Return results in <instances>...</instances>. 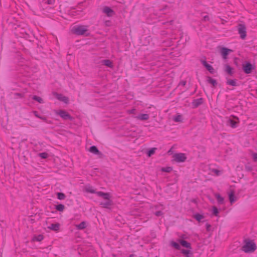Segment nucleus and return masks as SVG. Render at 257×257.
I'll return each instance as SVG.
<instances>
[{"mask_svg":"<svg viewBox=\"0 0 257 257\" xmlns=\"http://www.w3.org/2000/svg\"><path fill=\"white\" fill-rule=\"evenodd\" d=\"M34 114L36 116L38 117H39V118H42L41 117H40L39 116H38V115L37 114V112L36 111H35L34 112Z\"/></svg>","mask_w":257,"mask_h":257,"instance_id":"ea45409f","label":"nucleus"},{"mask_svg":"<svg viewBox=\"0 0 257 257\" xmlns=\"http://www.w3.org/2000/svg\"><path fill=\"white\" fill-rule=\"evenodd\" d=\"M215 198H216L218 203L223 204L224 202V198L221 196V195L218 193H215L214 194Z\"/></svg>","mask_w":257,"mask_h":257,"instance_id":"4be33fe9","label":"nucleus"},{"mask_svg":"<svg viewBox=\"0 0 257 257\" xmlns=\"http://www.w3.org/2000/svg\"><path fill=\"white\" fill-rule=\"evenodd\" d=\"M75 227L77 229L82 230L85 229L87 226V223L85 221H82L79 224H76Z\"/></svg>","mask_w":257,"mask_h":257,"instance_id":"f3484780","label":"nucleus"},{"mask_svg":"<svg viewBox=\"0 0 257 257\" xmlns=\"http://www.w3.org/2000/svg\"><path fill=\"white\" fill-rule=\"evenodd\" d=\"M219 52L222 56L223 59H226L227 58L228 55L232 52L231 49L223 47H220L219 48Z\"/></svg>","mask_w":257,"mask_h":257,"instance_id":"6e6552de","label":"nucleus"},{"mask_svg":"<svg viewBox=\"0 0 257 257\" xmlns=\"http://www.w3.org/2000/svg\"><path fill=\"white\" fill-rule=\"evenodd\" d=\"M194 218H195L197 221H200L202 219L204 218V216L200 214H196L193 215Z\"/></svg>","mask_w":257,"mask_h":257,"instance_id":"bb28decb","label":"nucleus"},{"mask_svg":"<svg viewBox=\"0 0 257 257\" xmlns=\"http://www.w3.org/2000/svg\"><path fill=\"white\" fill-rule=\"evenodd\" d=\"M110 22L109 21H106L105 22V24L107 26H109L110 25Z\"/></svg>","mask_w":257,"mask_h":257,"instance_id":"58836bf2","label":"nucleus"},{"mask_svg":"<svg viewBox=\"0 0 257 257\" xmlns=\"http://www.w3.org/2000/svg\"><path fill=\"white\" fill-rule=\"evenodd\" d=\"M54 96L59 101L63 102L66 104H68L69 103V98L62 94L54 92L53 93Z\"/></svg>","mask_w":257,"mask_h":257,"instance_id":"0eeeda50","label":"nucleus"},{"mask_svg":"<svg viewBox=\"0 0 257 257\" xmlns=\"http://www.w3.org/2000/svg\"><path fill=\"white\" fill-rule=\"evenodd\" d=\"M178 242L172 241L171 245L177 249L181 250V253L186 257H190L192 254V246L190 242L183 238H179Z\"/></svg>","mask_w":257,"mask_h":257,"instance_id":"f257e3e1","label":"nucleus"},{"mask_svg":"<svg viewBox=\"0 0 257 257\" xmlns=\"http://www.w3.org/2000/svg\"><path fill=\"white\" fill-rule=\"evenodd\" d=\"M252 158L254 162L257 161V153L252 152L251 154Z\"/></svg>","mask_w":257,"mask_h":257,"instance_id":"c9c22d12","label":"nucleus"},{"mask_svg":"<svg viewBox=\"0 0 257 257\" xmlns=\"http://www.w3.org/2000/svg\"><path fill=\"white\" fill-rule=\"evenodd\" d=\"M201 62L202 64L204 65V66L210 72V73H214V68L207 63V62L205 60L201 61Z\"/></svg>","mask_w":257,"mask_h":257,"instance_id":"2eb2a0df","label":"nucleus"},{"mask_svg":"<svg viewBox=\"0 0 257 257\" xmlns=\"http://www.w3.org/2000/svg\"><path fill=\"white\" fill-rule=\"evenodd\" d=\"M202 103V99L196 100L193 102V104L195 107L198 106Z\"/></svg>","mask_w":257,"mask_h":257,"instance_id":"72a5a7b5","label":"nucleus"},{"mask_svg":"<svg viewBox=\"0 0 257 257\" xmlns=\"http://www.w3.org/2000/svg\"><path fill=\"white\" fill-rule=\"evenodd\" d=\"M207 81L208 82L210 83L212 86L215 87V86L217 84L216 81L215 79H212V78L208 77L207 78Z\"/></svg>","mask_w":257,"mask_h":257,"instance_id":"a878e982","label":"nucleus"},{"mask_svg":"<svg viewBox=\"0 0 257 257\" xmlns=\"http://www.w3.org/2000/svg\"><path fill=\"white\" fill-rule=\"evenodd\" d=\"M226 83L228 85L235 86H237V82L235 80L228 79H227Z\"/></svg>","mask_w":257,"mask_h":257,"instance_id":"393cba45","label":"nucleus"},{"mask_svg":"<svg viewBox=\"0 0 257 257\" xmlns=\"http://www.w3.org/2000/svg\"><path fill=\"white\" fill-rule=\"evenodd\" d=\"M102 11L103 13L108 17H112L115 14L114 11L111 8L107 6L103 7Z\"/></svg>","mask_w":257,"mask_h":257,"instance_id":"1a4fd4ad","label":"nucleus"},{"mask_svg":"<svg viewBox=\"0 0 257 257\" xmlns=\"http://www.w3.org/2000/svg\"><path fill=\"white\" fill-rule=\"evenodd\" d=\"M65 208V207L62 204H59L56 206V209L60 211H63Z\"/></svg>","mask_w":257,"mask_h":257,"instance_id":"2f4dec72","label":"nucleus"},{"mask_svg":"<svg viewBox=\"0 0 257 257\" xmlns=\"http://www.w3.org/2000/svg\"><path fill=\"white\" fill-rule=\"evenodd\" d=\"M171 152V150H170V151H168V153H170Z\"/></svg>","mask_w":257,"mask_h":257,"instance_id":"37998d69","label":"nucleus"},{"mask_svg":"<svg viewBox=\"0 0 257 257\" xmlns=\"http://www.w3.org/2000/svg\"><path fill=\"white\" fill-rule=\"evenodd\" d=\"M85 191L86 192L90 193H96L97 192H96L95 190L91 187L86 188Z\"/></svg>","mask_w":257,"mask_h":257,"instance_id":"7c9ffc66","label":"nucleus"},{"mask_svg":"<svg viewBox=\"0 0 257 257\" xmlns=\"http://www.w3.org/2000/svg\"><path fill=\"white\" fill-rule=\"evenodd\" d=\"M238 30L240 38L244 39L246 37V28L245 26L243 25H239L238 26Z\"/></svg>","mask_w":257,"mask_h":257,"instance_id":"f8f14e48","label":"nucleus"},{"mask_svg":"<svg viewBox=\"0 0 257 257\" xmlns=\"http://www.w3.org/2000/svg\"><path fill=\"white\" fill-rule=\"evenodd\" d=\"M33 99L34 100H36L37 101H38L40 103H42L44 102L43 99L41 97L37 96H34L33 97Z\"/></svg>","mask_w":257,"mask_h":257,"instance_id":"c756f323","label":"nucleus"},{"mask_svg":"<svg viewBox=\"0 0 257 257\" xmlns=\"http://www.w3.org/2000/svg\"><path fill=\"white\" fill-rule=\"evenodd\" d=\"M156 150L157 149L156 148H152L147 152V156L149 157H151L153 155H154L155 153Z\"/></svg>","mask_w":257,"mask_h":257,"instance_id":"cd10ccee","label":"nucleus"},{"mask_svg":"<svg viewBox=\"0 0 257 257\" xmlns=\"http://www.w3.org/2000/svg\"><path fill=\"white\" fill-rule=\"evenodd\" d=\"M229 199L231 203H233L236 200V197L234 196V192L231 191L229 193Z\"/></svg>","mask_w":257,"mask_h":257,"instance_id":"aec40b11","label":"nucleus"},{"mask_svg":"<svg viewBox=\"0 0 257 257\" xmlns=\"http://www.w3.org/2000/svg\"><path fill=\"white\" fill-rule=\"evenodd\" d=\"M39 155L42 159H46L48 156V155L46 153H40Z\"/></svg>","mask_w":257,"mask_h":257,"instance_id":"f704fd0d","label":"nucleus"},{"mask_svg":"<svg viewBox=\"0 0 257 257\" xmlns=\"http://www.w3.org/2000/svg\"><path fill=\"white\" fill-rule=\"evenodd\" d=\"M96 194L104 200V201L100 203L103 207L109 208L112 205V201L111 200V196L109 193L99 191L96 193Z\"/></svg>","mask_w":257,"mask_h":257,"instance_id":"f03ea898","label":"nucleus"},{"mask_svg":"<svg viewBox=\"0 0 257 257\" xmlns=\"http://www.w3.org/2000/svg\"><path fill=\"white\" fill-rule=\"evenodd\" d=\"M210 20V18L208 16H205L203 18V21L204 22H208Z\"/></svg>","mask_w":257,"mask_h":257,"instance_id":"e433bc0d","label":"nucleus"},{"mask_svg":"<svg viewBox=\"0 0 257 257\" xmlns=\"http://www.w3.org/2000/svg\"><path fill=\"white\" fill-rule=\"evenodd\" d=\"M137 118L141 120H146L149 118V115L148 114H141Z\"/></svg>","mask_w":257,"mask_h":257,"instance_id":"6ab92c4d","label":"nucleus"},{"mask_svg":"<svg viewBox=\"0 0 257 257\" xmlns=\"http://www.w3.org/2000/svg\"><path fill=\"white\" fill-rule=\"evenodd\" d=\"M210 227V225H209V224H207V229H208L209 227Z\"/></svg>","mask_w":257,"mask_h":257,"instance_id":"79ce46f5","label":"nucleus"},{"mask_svg":"<svg viewBox=\"0 0 257 257\" xmlns=\"http://www.w3.org/2000/svg\"><path fill=\"white\" fill-rule=\"evenodd\" d=\"M71 32L76 35H83L89 36L90 33L88 27L84 25L75 26L71 29Z\"/></svg>","mask_w":257,"mask_h":257,"instance_id":"7ed1b4c3","label":"nucleus"},{"mask_svg":"<svg viewBox=\"0 0 257 257\" xmlns=\"http://www.w3.org/2000/svg\"><path fill=\"white\" fill-rule=\"evenodd\" d=\"M228 122L231 127H235L239 123V119L235 116H231L229 119Z\"/></svg>","mask_w":257,"mask_h":257,"instance_id":"9d476101","label":"nucleus"},{"mask_svg":"<svg viewBox=\"0 0 257 257\" xmlns=\"http://www.w3.org/2000/svg\"><path fill=\"white\" fill-rule=\"evenodd\" d=\"M60 224L58 223L52 224L48 227V228L56 231H58L59 229Z\"/></svg>","mask_w":257,"mask_h":257,"instance_id":"a211bd4d","label":"nucleus"},{"mask_svg":"<svg viewBox=\"0 0 257 257\" xmlns=\"http://www.w3.org/2000/svg\"><path fill=\"white\" fill-rule=\"evenodd\" d=\"M173 161L176 163L185 162L187 159V155L185 153H174L172 156Z\"/></svg>","mask_w":257,"mask_h":257,"instance_id":"423d86ee","label":"nucleus"},{"mask_svg":"<svg viewBox=\"0 0 257 257\" xmlns=\"http://www.w3.org/2000/svg\"><path fill=\"white\" fill-rule=\"evenodd\" d=\"M173 120L174 121L177 122H181L183 121V117L180 114H178L176 116H174Z\"/></svg>","mask_w":257,"mask_h":257,"instance_id":"b1692460","label":"nucleus"},{"mask_svg":"<svg viewBox=\"0 0 257 257\" xmlns=\"http://www.w3.org/2000/svg\"><path fill=\"white\" fill-rule=\"evenodd\" d=\"M89 151L96 155H99L100 152L95 146H92L89 149Z\"/></svg>","mask_w":257,"mask_h":257,"instance_id":"412c9836","label":"nucleus"},{"mask_svg":"<svg viewBox=\"0 0 257 257\" xmlns=\"http://www.w3.org/2000/svg\"><path fill=\"white\" fill-rule=\"evenodd\" d=\"M155 215L157 216H162L163 215V213L162 211H159L155 213Z\"/></svg>","mask_w":257,"mask_h":257,"instance_id":"4c0bfd02","label":"nucleus"},{"mask_svg":"<svg viewBox=\"0 0 257 257\" xmlns=\"http://www.w3.org/2000/svg\"><path fill=\"white\" fill-rule=\"evenodd\" d=\"M161 171L164 172L170 173L172 171V168L171 167L162 168Z\"/></svg>","mask_w":257,"mask_h":257,"instance_id":"c85d7f7f","label":"nucleus"},{"mask_svg":"<svg viewBox=\"0 0 257 257\" xmlns=\"http://www.w3.org/2000/svg\"><path fill=\"white\" fill-rule=\"evenodd\" d=\"M57 197L59 199L62 200L65 198V195L63 193H58Z\"/></svg>","mask_w":257,"mask_h":257,"instance_id":"473e14b6","label":"nucleus"},{"mask_svg":"<svg viewBox=\"0 0 257 257\" xmlns=\"http://www.w3.org/2000/svg\"><path fill=\"white\" fill-rule=\"evenodd\" d=\"M55 113L60 116L64 120H72L73 117L66 110L62 109H58L54 110Z\"/></svg>","mask_w":257,"mask_h":257,"instance_id":"39448f33","label":"nucleus"},{"mask_svg":"<svg viewBox=\"0 0 257 257\" xmlns=\"http://www.w3.org/2000/svg\"><path fill=\"white\" fill-rule=\"evenodd\" d=\"M44 238V236L43 234H36L34 235L32 238V242H41Z\"/></svg>","mask_w":257,"mask_h":257,"instance_id":"4468645a","label":"nucleus"},{"mask_svg":"<svg viewBox=\"0 0 257 257\" xmlns=\"http://www.w3.org/2000/svg\"><path fill=\"white\" fill-rule=\"evenodd\" d=\"M242 68L244 72L246 74H249L251 72L252 69V65L249 63H247L244 64H243Z\"/></svg>","mask_w":257,"mask_h":257,"instance_id":"ddd939ff","label":"nucleus"},{"mask_svg":"<svg viewBox=\"0 0 257 257\" xmlns=\"http://www.w3.org/2000/svg\"><path fill=\"white\" fill-rule=\"evenodd\" d=\"M102 64L110 68H112L113 67L112 61L108 59L102 60Z\"/></svg>","mask_w":257,"mask_h":257,"instance_id":"dca6fc26","label":"nucleus"},{"mask_svg":"<svg viewBox=\"0 0 257 257\" xmlns=\"http://www.w3.org/2000/svg\"><path fill=\"white\" fill-rule=\"evenodd\" d=\"M211 211H212V213L213 215L215 216H218L219 211V210L218 209V208L216 206H213L212 207Z\"/></svg>","mask_w":257,"mask_h":257,"instance_id":"5701e85b","label":"nucleus"},{"mask_svg":"<svg viewBox=\"0 0 257 257\" xmlns=\"http://www.w3.org/2000/svg\"><path fill=\"white\" fill-rule=\"evenodd\" d=\"M223 69L230 76H232L234 74V68L227 63L224 65Z\"/></svg>","mask_w":257,"mask_h":257,"instance_id":"9b49d317","label":"nucleus"},{"mask_svg":"<svg viewBox=\"0 0 257 257\" xmlns=\"http://www.w3.org/2000/svg\"><path fill=\"white\" fill-rule=\"evenodd\" d=\"M135 111V109H133L132 110H130L129 111V112L131 113H134V111Z\"/></svg>","mask_w":257,"mask_h":257,"instance_id":"a19ab883","label":"nucleus"},{"mask_svg":"<svg viewBox=\"0 0 257 257\" xmlns=\"http://www.w3.org/2000/svg\"><path fill=\"white\" fill-rule=\"evenodd\" d=\"M242 250L246 253H251L256 249L255 243L252 240H246L242 246Z\"/></svg>","mask_w":257,"mask_h":257,"instance_id":"20e7f679","label":"nucleus"}]
</instances>
